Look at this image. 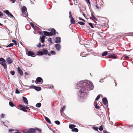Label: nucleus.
Returning <instances> with one entry per match:
<instances>
[{"instance_id": "1", "label": "nucleus", "mask_w": 133, "mask_h": 133, "mask_svg": "<svg viewBox=\"0 0 133 133\" xmlns=\"http://www.w3.org/2000/svg\"><path fill=\"white\" fill-rule=\"evenodd\" d=\"M80 83L82 87L81 89L79 90L80 94L82 93L86 94L88 91L93 89L94 86L92 82L89 81H86L85 82H80Z\"/></svg>"}, {"instance_id": "2", "label": "nucleus", "mask_w": 133, "mask_h": 133, "mask_svg": "<svg viewBox=\"0 0 133 133\" xmlns=\"http://www.w3.org/2000/svg\"><path fill=\"white\" fill-rule=\"evenodd\" d=\"M22 15L24 17H26L28 16V14L27 12V9L25 6H23L22 8Z\"/></svg>"}, {"instance_id": "3", "label": "nucleus", "mask_w": 133, "mask_h": 133, "mask_svg": "<svg viewBox=\"0 0 133 133\" xmlns=\"http://www.w3.org/2000/svg\"><path fill=\"white\" fill-rule=\"evenodd\" d=\"M5 60L3 58H0V63L3 66L5 69H7V66L5 63Z\"/></svg>"}, {"instance_id": "4", "label": "nucleus", "mask_w": 133, "mask_h": 133, "mask_svg": "<svg viewBox=\"0 0 133 133\" xmlns=\"http://www.w3.org/2000/svg\"><path fill=\"white\" fill-rule=\"evenodd\" d=\"M108 57L109 58L116 59L117 56L115 54L111 53H108Z\"/></svg>"}, {"instance_id": "5", "label": "nucleus", "mask_w": 133, "mask_h": 133, "mask_svg": "<svg viewBox=\"0 0 133 133\" xmlns=\"http://www.w3.org/2000/svg\"><path fill=\"white\" fill-rule=\"evenodd\" d=\"M43 82V80L40 77H38L35 81V83L36 84H42Z\"/></svg>"}, {"instance_id": "6", "label": "nucleus", "mask_w": 133, "mask_h": 133, "mask_svg": "<svg viewBox=\"0 0 133 133\" xmlns=\"http://www.w3.org/2000/svg\"><path fill=\"white\" fill-rule=\"evenodd\" d=\"M102 102L103 104L105 105L106 107L108 105V103L107 98L105 97H104L102 100Z\"/></svg>"}, {"instance_id": "7", "label": "nucleus", "mask_w": 133, "mask_h": 133, "mask_svg": "<svg viewBox=\"0 0 133 133\" xmlns=\"http://www.w3.org/2000/svg\"><path fill=\"white\" fill-rule=\"evenodd\" d=\"M31 88L34 89L35 90L37 91H39L41 90V88L40 87H37L33 85H32L31 86H30L29 87L30 89Z\"/></svg>"}, {"instance_id": "8", "label": "nucleus", "mask_w": 133, "mask_h": 133, "mask_svg": "<svg viewBox=\"0 0 133 133\" xmlns=\"http://www.w3.org/2000/svg\"><path fill=\"white\" fill-rule=\"evenodd\" d=\"M6 14L8 15L9 17L13 18L14 17V16L11 13H10L9 11L8 10H6L3 11Z\"/></svg>"}, {"instance_id": "9", "label": "nucleus", "mask_w": 133, "mask_h": 133, "mask_svg": "<svg viewBox=\"0 0 133 133\" xmlns=\"http://www.w3.org/2000/svg\"><path fill=\"white\" fill-rule=\"evenodd\" d=\"M36 132V130L34 128H30L27 132V133H35Z\"/></svg>"}, {"instance_id": "10", "label": "nucleus", "mask_w": 133, "mask_h": 133, "mask_svg": "<svg viewBox=\"0 0 133 133\" xmlns=\"http://www.w3.org/2000/svg\"><path fill=\"white\" fill-rule=\"evenodd\" d=\"M27 54L28 56L32 57H35L36 56L34 52L31 51H29L27 53Z\"/></svg>"}, {"instance_id": "11", "label": "nucleus", "mask_w": 133, "mask_h": 133, "mask_svg": "<svg viewBox=\"0 0 133 133\" xmlns=\"http://www.w3.org/2000/svg\"><path fill=\"white\" fill-rule=\"evenodd\" d=\"M6 60L9 64H10L13 62V60L9 57H8L6 59Z\"/></svg>"}, {"instance_id": "12", "label": "nucleus", "mask_w": 133, "mask_h": 133, "mask_svg": "<svg viewBox=\"0 0 133 133\" xmlns=\"http://www.w3.org/2000/svg\"><path fill=\"white\" fill-rule=\"evenodd\" d=\"M22 98L23 101L24 102V103L26 104H28V102L26 98L24 96Z\"/></svg>"}, {"instance_id": "13", "label": "nucleus", "mask_w": 133, "mask_h": 133, "mask_svg": "<svg viewBox=\"0 0 133 133\" xmlns=\"http://www.w3.org/2000/svg\"><path fill=\"white\" fill-rule=\"evenodd\" d=\"M56 30L54 28L52 29L51 32H50V34L51 35V36L55 35L56 34Z\"/></svg>"}, {"instance_id": "14", "label": "nucleus", "mask_w": 133, "mask_h": 133, "mask_svg": "<svg viewBox=\"0 0 133 133\" xmlns=\"http://www.w3.org/2000/svg\"><path fill=\"white\" fill-rule=\"evenodd\" d=\"M17 70L18 73L20 75L22 76L23 75V72L21 70L20 68L18 66L17 68Z\"/></svg>"}, {"instance_id": "15", "label": "nucleus", "mask_w": 133, "mask_h": 133, "mask_svg": "<svg viewBox=\"0 0 133 133\" xmlns=\"http://www.w3.org/2000/svg\"><path fill=\"white\" fill-rule=\"evenodd\" d=\"M55 46L56 49L58 51L60 50L61 48V46L59 44H57L55 45Z\"/></svg>"}, {"instance_id": "16", "label": "nucleus", "mask_w": 133, "mask_h": 133, "mask_svg": "<svg viewBox=\"0 0 133 133\" xmlns=\"http://www.w3.org/2000/svg\"><path fill=\"white\" fill-rule=\"evenodd\" d=\"M61 42V38L60 37H56V38L55 43H58Z\"/></svg>"}, {"instance_id": "17", "label": "nucleus", "mask_w": 133, "mask_h": 133, "mask_svg": "<svg viewBox=\"0 0 133 133\" xmlns=\"http://www.w3.org/2000/svg\"><path fill=\"white\" fill-rule=\"evenodd\" d=\"M45 36H41L40 39H41V41L42 43H43L44 42L45 38Z\"/></svg>"}, {"instance_id": "18", "label": "nucleus", "mask_w": 133, "mask_h": 133, "mask_svg": "<svg viewBox=\"0 0 133 133\" xmlns=\"http://www.w3.org/2000/svg\"><path fill=\"white\" fill-rule=\"evenodd\" d=\"M45 35L46 36H51L50 34V32H48L46 31H44L43 32Z\"/></svg>"}, {"instance_id": "19", "label": "nucleus", "mask_w": 133, "mask_h": 133, "mask_svg": "<svg viewBox=\"0 0 133 133\" xmlns=\"http://www.w3.org/2000/svg\"><path fill=\"white\" fill-rule=\"evenodd\" d=\"M88 55V54H87L85 52H82L81 53L80 55L83 57H85L87 56Z\"/></svg>"}, {"instance_id": "20", "label": "nucleus", "mask_w": 133, "mask_h": 133, "mask_svg": "<svg viewBox=\"0 0 133 133\" xmlns=\"http://www.w3.org/2000/svg\"><path fill=\"white\" fill-rule=\"evenodd\" d=\"M76 127V125L73 124H71L69 125V128L71 129H73V128H74Z\"/></svg>"}, {"instance_id": "21", "label": "nucleus", "mask_w": 133, "mask_h": 133, "mask_svg": "<svg viewBox=\"0 0 133 133\" xmlns=\"http://www.w3.org/2000/svg\"><path fill=\"white\" fill-rule=\"evenodd\" d=\"M45 120L47 122L51 124V122L50 119L47 117H45Z\"/></svg>"}, {"instance_id": "22", "label": "nucleus", "mask_w": 133, "mask_h": 133, "mask_svg": "<svg viewBox=\"0 0 133 133\" xmlns=\"http://www.w3.org/2000/svg\"><path fill=\"white\" fill-rule=\"evenodd\" d=\"M37 55H43V52L41 51H38L37 52Z\"/></svg>"}, {"instance_id": "23", "label": "nucleus", "mask_w": 133, "mask_h": 133, "mask_svg": "<svg viewBox=\"0 0 133 133\" xmlns=\"http://www.w3.org/2000/svg\"><path fill=\"white\" fill-rule=\"evenodd\" d=\"M75 23V21L73 17H71V23L72 24H74Z\"/></svg>"}, {"instance_id": "24", "label": "nucleus", "mask_w": 133, "mask_h": 133, "mask_svg": "<svg viewBox=\"0 0 133 133\" xmlns=\"http://www.w3.org/2000/svg\"><path fill=\"white\" fill-rule=\"evenodd\" d=\"M73 132H77L78 131V129L76 128H74L72 129L71 130Z\"/></svg>"}, {"instance_id": "25", "label": "nucleus", "mask_w": 133, "mask_h": 133, "mask_svg": "<svg viewBox=\"0 0 133 133\" xmlns=\"http://www.w3.org/2000/svg\"><path fill=\"white\" fill-rule=\"evenodd\" d=\"M9 104L12 107H14L15 106L14 104L13 103V102L11 101L9 102Z\"/></svg>"}, {"instance_id": "26", "label": "nucleus", "mask_w": 133, "mask_h": 133, "mask_svg": "<svg viewBox=\"0 0 133 133\" xmlns=\"http://www.w3.org/2000/svg\"><path fill=\"white\" fill-rule=\"evenodd\" d=\"M42 50L43 54L45 55H46L48 54V51L47 50L45 49H43Z\"/></svg>"}, {"instance_id": "27", "label": "nucleus", "mask_w": 133, "mask_h": 133, "mask_svg": "<svg viewBox=\"0 0 133 133\" xmlns=\"http://www.w3.org/2000/svg\"><path fill=\"white\" fill-rule=\"evenodd\" d=\"M18 107L19 108H20V107H22V108H24L25 109H28L29 108V107L25 106H24V107L23 106L21 105L20 104H19L18 105Z\"/></svg>"}, {"instance_id": "28", "label": "nucleus", "mask_w": 133, "mask_h": 133, "mask_svg": "<svg viewBox=\"0 0 133 133\" xmlns=\"http://www.w3.org/2000/svg\"><path fill=\"white\" fill-rule=\"evenodd\" d=\"M91 16L93 18L92 19L93 20H95L96 21L97 20V18L94 16V15L93 14H91Z\"/></svg>"}, {"instance_id": "29", "label": "nucleus", "mask_w": 133, "mask_h": 133, "mask_svg": "<svg viewBox=\"0 0 133 133\" xmlns=\"http://www.w3.org/2000/svg\"><path fill=\"white\" fill-rule=\"evenodd\" d=\"M19 108H20V109L21 110H22L25 112H27V110L25 109H24L23 108L20 107Z\"/></svg>"}, {"instance_id": "30", "label": "nucleus", "mask_w": 133, "mask_h": 133, "mask_svg": "<svg viewBox=\"0 0 133 133\" xmlns=\"http://www.w3.org/2000/svg\"><path fill=\"white\" fill-rule=\"evenodd\" d=\"M108 52L107 51H105L103 52L102 55V56H104L107 55Z\"/></svg>"}, {"instance_id": "31", "label": "nucleus", "mask_w": 133, "mask_h": 133, "mask_svg": "<svg viewBox=\"0 0 133 133\" xmlns=\"http://www.w3.org/2000/svg\"><path fill=\"white\" fill-rule=\"evenodd\" d=\"M41 105V104L40 103H38L36 104V106L37 108L40 107Z\"/></svg>"}, {"instance_id": "32", "label": "nucleus", "mask_w": 133, "mask_h": 133, "mask_svg": "<svg viewBox=\"0 0 133 133\" xmlns=\"http://www.w3.org/2000/svg\"><path fill=\"white\" fill-rule=\"evenodd\" d=\"M12 42L14 43V45H15L16 46L18 45L17 43L16 42L15 40H12Z\"/></svg>"}, {"instance_id": "33", "label": "nucleus", "mask_w": 133, "mask_h": 133, "mask_svg": "<svg viewBox=\"0 0 133 133\" xmlns=\"http://www.w3.org/2000/svg\"><path fill=\"white\" fill-rule=\"evenodd\" d=\"M93 129H94L95 130V131H98V128L97 127H93Z\"/></svg>"}, {"instance_id": "34", "label": "nucleus", "mask_w": 133, "mask_h": 133, "mask_svg": "<svg viewBox=\"0 0 133 133\" xmlns=\"http://www.w3.org/2000/svg\"><path fill=\"white\" fill-rule=\"evenodd\" d=\"M78 23L81 25H84L85 24L84 23L81 22H78Z\"/></svg>"}, {"instance_id": "35", "label": "nucleus", "mask_w": 133, "mask_h": 133, "mask_svg": "<svg viewBox=\"0 0 133 133\" xmlns=\"http://www.w3.org/2000/svg\"><path fill=\"white\" fill-rule=\"evenodd\" d=\"M100 97V95H98L97 97L96 98L95 100V101L98 100L99 99Z\"/></svg>"}, {"instance_id": "36", "label": "nucleus", "mask_w": 133, "mask_h": 133, "mask_svg": "<svg viewBox=\"0 0 133 133\" xmlns=\"http://www.w3.org/2000/svg\"><path fill=\"white\" fill-rule=\"evenodd\" d=\"M99 129L100 131H102L103 130V128L102 125L100 126L99 128Z\"/></svg>"}, {"instance_id": "37", "label": "nucleus", "mask_w": 133, "mask_h": 133, "mask_svg": "<svg viewBox=\"0 0 133 133\" xmlns=\"http://www.w3.org/2000/svg\"><path fill=\"white\" fill-rule=\"evenodd\" d=\"M14 45V43H10L9 45H8L7 47H9L10 46H12Z\"/></svg>"}, {"instance_id": "38", "label": "nucleus", "mask_w": 133, "mask_h": 133, "mask_svg": "<svg viewBox=\"0 0 133 133\" xmlns=\"http://www.w3.org/2000/svg\"><path fill=\"white\" fill-rule=\"evenodd\" d=\"M55 123L59 125L60 124V122L59 121H55Z\"/></svg>"}, {"instance_id": "39", "label": "nucleus", "mask_w": 133, "mask_h": 133, "mask_svg": "<svg viewBox=\"0 0 133 133\" xmlns=\"http://www.w3.org/2000/svg\"><path fill=\"white\" fill-rule=\"evenodd\" d=\"M65 106H64L63 107L62 110L61 111V112H63L65 110Z\"/></svg>"}, {"instance_id": "40", "label": "nucleus", "mask_w": 133, "mask_h": 133, "mask_svg": "<svg viewBox=\"0 0 133 133\" xmlns=\"http://www.w3.org/2000/svg\"><path fill=\"white\" fill-rule=\"evenodd\" d=\"M89 25L91 26V27L92 28H94V27L92 24L91 23H89Z\"/></svg>"}, {"instance_id": "41", "label": "nucleus", "mask_w": 133, "mask_h": 133, "mask_svg": "<svg viewBox=\"0 0 133 133\" xmlns=\"http://www.w3.org/2000/svg\"><path fill=\"white\" fill-rule=\"evenodd\" d=\"M14 131V130L13 129H10L9 130V132H12V131Z\"/></svg>"}, {"instance_id": "42", "label": "nucleus", "mask_w": 133, "mask_h": 133, "mask_svg": "<svg viewBox=\"0 0 133 133\" xmlns=\"http://www.w3.org/2000/svg\"><path fill=\"white\" fill-rule=\"evenodd\" d=\"M50 53H51V54L53 55H54L56 54L55 52L53 51H51Z\"/></svg>"}, {"instance_id": "43", "label": "nucleus", "mask_w": 133, "mask_h": 133, "mask_svg": "<svg viewBox=\"0 0 133 133\" xmlns=\"http://www.w3.org/2000/svg\"><path fill=\"white\" fill-rule=\"evenodd\" d=\"M15 93L16 94H19L20 93V92L18 90V89H16V90Z\"/></svg>"}, {"instance_id": "44", "label": "nucleus", "mask_w": 133, "mask_h": 133, "mask_svg": "<svg viewBox=\"0 0 133 133\" xmlns=\"http://www.w3.org/2000/svg\"><path fill=\"white\" fill-rule=\"evenodd\" d=\"M10 73L12 75H14L15 74V72L14 71H10Z\"/></svg>"}, {"instance_id": "45", "label": "nucleus", "mask_w": 133, "mask_h": 133, "mask_svg": "<svg viewBox=\"0 0 133 133\" xmlns=\"http://www.w3.org/2000/svg\"><path fill=\"white\" fill-rule=\"evenodd\" d=\"M35 129L36 130V131L37 130L38 131H39L40 132H41V131H42L41 129H40L36 128Z\"/></svg>"}, {"instance_id": "46", "label": "nucleus", "mask_w": 133, "mask_h": 133, "mask_svg": "<svg viewBox=\"0 0 133 133\" xmlns=\"http://www.w3.org/2000/svg\"><path fill=\"white\" fill-rule=\"evenodd\" d=\"M37 47L40 48L41 46V43H39L38 45H37Z\"/></svg>"}, {"instance_id": "47", "label": "nucleus", "mask_w": 133, "mask_h": 133, "mask_svg": "<svg viewBox=\"0 0 133 133\" xmlns=\"http://www.w3.org/2000/svg\"><path fill=\"white\" fill-rule=\"evenodd\" d=\"M30 24L32 27H34V25L33 23L32 22H31L30 23Z\"/></svg>"}, {"instance_id": "48", "label": "nucleus", "mask_w": 133, "mask_h": 133, "mask_svg": "<svg viewBox=\"0 0 133 133\" xmlns=\"http://www.w3.org/2000/svg\"><path fill=\"white\" fill-rule=\"evenodd\" d=\"M3 16V14L0 11V17L1 18H2V16Z\"/></svg>"}, {"instance_id": "49", "label": "nucleus", "mask_w": 133, "mask_h": 133, "mask_svg": "<svg viewBox=\"0 0 133 133\" xmlns=\"http://www.w3.org/2000/svg\"><path fill=\"white\" fill-rule=\"evenodd\" d=\"M95 5L96 9L98 10L99 9V8L98 7V4H96V5Z\"/></svg>"}, {"instance_id": "50", "label": "nucleus", "mask_w": 133, "mask_h": 133, "mask_svg": "<svg viewBox=\"0 0 133 133\" xmlns=\"http://www.w3.org/2000/svg\"><path fill=\"white\" fill-rule=\"evenodd\" d=\"M86 2L87 3H88L89 5H90V2L89 0H85Z\"/></svg>"}, {"instance_id": "51", "label": "nucleus", "mask_w": 133, "mask_h": 133, "mask_svg": "<svg viewBox=\"0 0 133 133\" xmlns=\"http://www.w3.org/2000/svg\"><path fill=\"white\" fill-rule=\"evenodd\" d=\"M12 3H13L16 1V0H9Z\"/></svg>"}, {"instance_id": "52", "label": "nucleus", "mask_w": 133, "mask_h": 133, "mask_svg": "<svg viewBox=\"0 0 133 133\" xmlns=\"http://www.w3.org/2000/svg\"><path fill=\"white\" fill-rule=\"evenodd\" d=\"M4 114H2L1 115V118H3L4 117Z\"/></svg>"}, {"instance_id": "53", "label": "nucleus", "mask_w": 133, "mask_h": 133, "mask_svg": "<svg viewBox=\"0 0 133 133\" xmlns=\"http://www.w3.org/2000/svg\"><path fill=\"white\" fill-rule=\"evenodd\" d=\"M79 20H82L83 21H84V22L85 21V20L84 19H82V18H81L80 17H79Z\"/></svg>"}, {"instance_id": "54", "label": "nucleus", "mask_w": 133, "mask_h": 133, "mask_svg": "<svg viewBox=\"0 0 133 133\" xmlns=\"http://www.w3.org/2000/svg\"><path fill=\"white\" fill-rule=\"evenodd\" d=\"M51 39H52L51 38H49L48 39V41L50 42V41H51Z\"/></svg>"}, {"instance_id": "55", "label": "nucleus", "mask_w": 133, "mask_h": 133, "mask_svg": "<svg viewBox=\"0 0 133 133\" xmlns=\"http://www.w3.org/2000/svg\"><path fill=\"white\" fill-rule=\"evenodd\" d=\"M95 107L97 109H99L100 108V107L99 106H95Z\"/></svg>"}, {"instance_id": "56", "label": "nucleus", "mask_w": 133, "mask_h": 133, "mask_svg": "<svg viewBox=\"0 0 133 133\" xmlns=\"http://www.w3.org/2000/svg\"><path fill=\"white\" fill-rule=\"evenodd\" d=\"M103 132L104 133H109L108 132L105 130H103Z\"/></svg>"}, {"instance_id": "57", "label": "nucleus", "mask_w": 133, "mask_h": 133, "mask_svg": "<svg viewBox=\"0 0 133 133\" xmlns=\"http://www.w3.org/2000/svg\"><path fill=\"white\" fill-rule=\"evenodd\" d=\"M124 57L127 59H128L129 58V57L128 56H125Z\"/></svg>"}, {"instance_id": "58", "label": "nucleus", "mask_w": 133, "mask_h": 133, "mask_svg": "<svg viewBox=\"0 0 133 133\" xmlns=\"http://www.w3.org/2000/svg\"><path fill=\"white\" fill-rule=\"evenodd\" d=\"M39 33L41 34V35H43V33L42 32H39Z\"/></svg>"}, {"instance_id": "59", "label": "nucleus", "mask_w": 133, "mask_h": 133, "mask_svg": "<svg viewBox=\"0 0 133 133\" xmlns=\"http://www.w3.org/2000/svg\"><path fill=\"white\" fill-rule=\"evenodd\" d=\"M129 128H130V127H133V125H129Z\"/></svg>"}, {"instance_id": "60", "label": "nucleus", "mask_w": 133, "mask_h": 133, "mask_svg": "<svg viewBox=\"0 0 133 133\" xmlns=\"http://www.w3.org/2000/svg\"><path fill=\"white\" fill-rule=\"evenodd\" d=\"M53 85H51V86H50V88H52L53 87Z\"/></svg>"}, {"instance_id": "61", "label": "nucleus", "mask_w": 133, "mask_h": 133, "mask_svg": "<svg viewBox=\"0 0 133 133\" xmlns=\"http://www.w3.org/2000/svg\"><path fill=\"white\" fill-rule=\"evenodd\" d=\"M15 133H21L19 131H17L15 132Z\"/></svg>"}, {"instance_id": "62", "label": "nucleus", "mask_w": 133, "mask_h": 133, "mask_svg": "<svg viewBox=\"0 0 133 133\" xmlns=\"http://www.w3.org/2000/svg\"><path fill=\"white\" fill-rule=\"evenodd\" d=\"M69 15H71V11H70V12H69Z\"/></svg>"}, {"instance_id": "63", "label": "nucleus", "mask_w": 133, "mask_h": 133, "mask_svg": "<svg viewBox=\"0 0 133 133\" xmlns=\"http://www.w3.org/2000/svg\"><path fill=\"white\" fill-rule=\"evenodd\" d=\"M69 18H70L71 17H72V15H69Z\"/></svg>"}, {"instance_id": "64", "label": "nucleus", "mask_w": 133, "mask_h": 133, "mask_svg": "<svg viewBox=\"0 0 133 133\" xmlns=\"http://www.w3.org/2000/svg\"><path fill=\"white\" fill-rule=\"evenodd\" d=\"M25 75H28V73H27V72H25Z\"/></svg>"}]
</instances>
